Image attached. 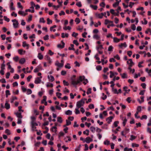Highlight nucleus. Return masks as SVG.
I'll use <instances>...</instances> for the list:
<instances>
[{"instance_id": "43", "label": "nucleus", "mask_w": 151, "mask_h": 151, "mask_svg": "<svg viewBox=\"0 0 151 151\" xmlns=\"http://www.w3.org/2000/svg\"><path fill=\"white\" fill-rule=\"evenodd\" d=\"M57 121L58 122H60V123H61L62 122V120L61 117H58L57 118Z\"/></svg>"}, {"instance_id": "12", "label": "nucleus", "mask_w": 151, "mask_h": 151, "mask_svg": "<svg viewBox=\"0 0 151 151\" xmlns=\"http://www.w3.org/2000/svg\"><path fill=\"white\" fill-rule=\"evenodd\" d=\"M119 46L121 48H122L123 47H126L127 46L126 42L122 43L121 44L119 45Z\"/></svg>"}, {"instance_id": "26", "label": "nucleus", "mask_w": 151, "mask_h": 151, "mask_svg": "<svg viewBox=\"0 0 151 151\" xmlns=\"http://www.w3.org/2000/svg\"><path fill=\"white\" fill-rule=\"evenodd\" d=\"M15 114L17 117H18L19 118L22 119V118L21 113L17 112Z\"/></svg>"}, {"instance_id": "21", "label": "nucleus", "mask_w": 151, "mask_h": 151, "mask_svg": "<svg viewBox=\"0 0 151 151\" xmlns=\"http://www.w3.org/2000/svg\"><path fill=\"white\" fill-rule=\"evenodd\" d=\"M18 13L19 14L23 16H25L27 14V13H25L24 12L20 11L18 12Z\"/></svg>"}, {"instance_id": "31", "label": "nucleus", "mask_w": 151, "mask_h": 151, "mask_svg": "<svg viewBox=\"0 0 151 151\" xmlns=\"http://www.w3.org/2000/svg\"><path fill=\"white\" fill-rule=\"evenodd\" d=\"M113 39L114 41L115 42H118L120 41V39L115 37L113 38Z\"/></svg>"}, {"instance_id": "56", "label": "nucleus", "mask_w": 151, "mask_h": 151, "mask_svg": "<svg viewBox=\"0 0 151 151\" xmlns=\"http://www.w3.org/2000/svg\"><path fill=\"white\" fill-rule=\"evenodd\" d=\"M78 35V33H76V32H73L72 35V36L73 37H76Z\"/></svg>"}, {"instance_id": "51", "label": "nucleus", "mask_w": 151, "mask_h": 151, "mask_svg": "<svg viewBox=\"0 0 151 151\" xmlns=\"http://www.w3.org/2000/svg\"><path fill=\"white\" fill-rule=\"evenodd\" d=\"M47 24H51L52 22V21L51 20H50L49 18H47Z\"/></svg>"}, {"instance_id": "18", "label": "nucleus", "mask_w": 151, "mask_h": 151, "mask_svg": "<svg viewBox=\"0 0 151 151\" xmlns=\"http://www.w3.org/2000/svg\"><path fill=\"white\" fill-rule=\"evenodd\" d=\"M85 78V77L84 76H80L79 77V78L78 79H77L78 81H79V83H80L82 81H83L84 80Z\"/></svg>"}, {"instance_id": "24", "label": "nucleus", "mask_w": 151, "mask_h": 151, "mask_svg": "<svg viewBox=\"0 0 151 151\" xmlns=\"http://www.w3.org/2000/svg\"><path fill=\"white\" fill-rule=\"evenodd\" d=\"M104 48L102 45H99L96 47V50H101L103 49Z\"/></svg>"}, {"instance_id": "36", "label": "nucleus", "mask_w": 151, "mask_h": 151, "mask_svg": "<svg viewBox=\"0 0 151 151\" xmlns=\"http://www.w3.org/2000/svg\"><path fill=\"white\" fill-rule=\"evenodd\" d=\"M63 29L65 30H67V29L70 30L71 29V27L69 26L68 27L65 26L63 27Z\"/></svg>"}, {"instance_id": "22", "label": "nucleus", "mask_w": 151, "mask_h": 151, "mask_svg": "<svg viewBox=\"0 0 151 151\" xmlns=\"http://www.w3.org/2000/svg\"><path fill=\"white\" fill-rule=\"evenodd\" d=\"M122 120L123 121V124L124 126H125L126 123L127 122V120L126 118V117H123L122 118Z\"/></svg>"}, {"instance_id": "10", "label": "nucleus", "mask_w": 151, "mask_h": 151, "mask_svg": "<svg viewBox=\"0 0 151 151\" xmlns=\"http://www.w3.org/2000/svg\"><path fill=\"white\" fill-rule=\"evenodd\" d=\"M113 117L112 116H110L107 118L106 119V121L108 123L110 124L112 121V120L113 119Z\"/></svg>"}, {"instance_id": "16", "label": "nucleus", "mask_w": 151, "mask_h": 151, "mask_svg": "<svg viewBox=\"0 0 151 151\" xmlns=\"http://www.w3.org/2000/svg\"><path fill=\"white\" fill-rule=\"evenodd\" d=\"M47 77L50 81L52 82L54 81V78L52 76H48Z\"/></svg>"}, {"instance_id": "59", "label": "nucleus", "mask_w": 151, "mask_h": 151, "mask_svg": "<svg viewBox=\"0 0 151 151\" xmlns=\"http://www.w3.org/2000/svg\"><path fill=\"white\" fill-rule=\"evenodd\" d=\"M56 96H58V98H61L60 96L62 95V94L61 93L59 92H57L56 93Z\"/></svg>"}, {"instance_id": "29", "label": "nucleus", "mask_w": 151, "mask_h": 151, "mask_svg": "<svg viewBox=\"0 0 151 151\" xmlns=\"http://www.w3.org/2000/svg\"><path fill=\"white\" fill-rule=\"evenodd\" d=\"M72 113V111L69 110H68L65 112V114L67 115H71Z\"/></svg>"}, {"instance_id": "62", "label": "nucleus", "mask_w": 151, "mask_h": 151, "mask_svg": "<svg viewBox=\"0 0 151 151\" xmlns=\"http://www.w3.org/2000/svg\"><path fill=\"white\" fill-rule=\"evenodd\" d=\"M4 19L7 22H8L9 21L10 19L9 18H8L7 17L4 16Z\"/></svg>"}, {"instance_id": "19", "label": "nucleus", "mask_w": 151, "mask_h": 151, "mask_svg": "<svg viewBox=\"0 0 151 151\" xmlns=\"http://www.w3.org/2000/svg\"><path fill=\"white\" fill-rule=\"evenodd\" d=\"M120 75L123 78H127V74L126 73H124L122 74L120 73Z\"/></svg>"}, {"instance_id": "35", "label": "nucleus", "mask_w": 151, "mask_h": 151, "mask_svg": "<svg viewBox=\"0 0 151 151\" xmlns=\"http://www.w3.org/2000/svg\"><path fill=\"white\" fill-rule=\"evenodd\" d=\"M35 126H37L35 125H31V127H32V130L33 131H35V130H37L36 129V127H35Z\"/></svg>"}, {"instance_id": "53", "label": "nucleus", "mask_w": 151, "mask_h": 151, "mask_svg": "<svg viewBox=\"0 0 151 151\" xmlns=\"http://www.w3.org/2000/svg\"><path fill=\"white\" fill-rule=\"evenodd\" d=\"M75 22H76V24H78L80 22V20L78 18H76V19H75Z\"/></svg>"}, {"instance_id": "52", "label": "nucleus", "mask_w": 151, "mask_h": 151, "mask_svg": "<svg viewBox=\"0 0 151 151\" xmlns=\"http://www.w3.org/2000/svg\"><path fill=\"white\" fill-rule=\"evenodd\" d=\"M140 76V74L139 73H138V74H134V77L135 78H137L138 77Z\"/></svg>"}, {"instance_id": "39", "label": "nucleus", "mask_w": 151, "mask_h": 151, "mask_svg": "<svg viewBox=\"0 0 151 151\" xmlns=\"http://www.w3.org/2000/svg\"><path fill=\"white\" fill-rule=\"evenodd\" d=\"M112 91L115 94H119V92H118V91H117V90L116 89H114V88H112Z\"/></svg>"}, {"instance_id": "60", "label": "nucleus", "mask_w": 151, "mask_h": 151, "mask_svg": "<svg viewBox=\"0 0 151 151\" xmlns=\"http://www.w3.org/2000/svg\"><path fill=\"white\" fill-rule=\"evenodd\" d=\"M75 114H79L80 113V112L79 110H78V108H76L75 109Z\"/></svg>"}, {"instance_id": "27", "label": "nucleus", "mask_w": 151, "mask_h": 151, "mask_svg": "<svg viewBox=\"0 0 151 151\" xmlns=\"http://www.w3.org/2000/svg\"><path fill=\"white\" fill-rule=\"evenodd\" d=\"M25 62V59L24 58H22L20 59L19 61V63L21 64H24Z\"/></svg>"}, {"instance_id": "30", "label": "nucleus", "mask_w": 151, "mask_h": 151, "mask_svg": "<svg viewBox=\"0 0 151 151\" xmlns=\"http://www.w3.org/2000/svg\"><path fill=\"white\" fill-rule=\"evenodd\" d=\"M46 86L47 87H52L53 86V85L52 83H50L49 82H47L46 84Z\"/></svg>"}, {"instance_id": "57", "label": "nucleus", "mask_w": 151, "mask_h": 151, "mask_svg": "<svg viewBox=\"0 0 151 151\" xmlns=\"http://www.w3.org/2000/svg\"><path fill=\"white\" fill-rule=\"evenodd\" d=\"M104 143L105 145H108L110 143V142L108 140H106L104 142Z\"/></svg>"}, {"instance_id": "58", "label": "nucleus", "mask_w": 151, "mask_h": 151, "mask_svg": "<svg viewBox=\"0 0 151 151\" xmlns=\"http://www.w3.org/2000/svg\"><path fill=\"white\" fill-rule=\"evenodd\" d=\"M17 4L18 8H21L22 9H23V6L21 5V4L20 2H18Z\"/></svg>"}, {"instance_id": "4", "label": "nucleus", "mask_w": 151, "mask_h": 151, "mask_svg": "<svg viewBox=\"0 0 151 151\" xmlns=\"http://www.w3.org/2000/svg\"><path fill=\"white\" fill-rule=\"evenodd\" d=\"M12 22H13V27L15 28H17L18 27L19 24V23L18 21L16 19L12 20Z\"/></svg>"}, {"instance_id": "25", "label": "nucleus", "mask_w": 151, "mask_h": 151, "mask_svg": "<svg viewBox=\"0 0 151 151\" xmlns=\"http://www.w3.org/2000/svg\"><path fill=\"white\" fill-rule=\"evenodd\" d=\"M110 12L112 14L114 15L115 16H118L119 14L114 12V10L113 9H111L110 10Z\"/></svg>"}, {"instance_id": "6", "label": "nucleus", "mask_w": 151, "mask_h": 151, "mask_svg": "<svg viewBox=\"0 0 151 151\" xmlns=\"http://www.w3.org/2000/svg\"><path fill=\"white\" fill-rule=\"evenodd\" d=\"M72 84L75 86L79 83V81L75 79H73L71 81Z\"/></svg>"}, {"instance_id": "33", "label": "nucleus", "mask_w": 151, "mask_h": 151, "mask_svg": "<svg viewBox=\"0 0 151 151\" xmlns=\"http://www.w3.org/2000/svg\"><path fill=\"white\" fill-rule=\"evenodd\" d=\"M40 66H38L37 67V68H36L34 70V72L36 73L38 72L40 70Z\"/></svg>"}, {"instance_id": "23", "label": "nucleus", "mask_w": 151, "mask_h": 151, "mask_svg": "<svg viewBox=\"0 0 151 151\" xmlns=\"http://www.w3.org/2000/svg\"><path fill=\"white\" fill-rule=\"evenodd\" d=\"M22 46L24 47H27V49H28L29 47V45L26 43V42L25 41H24L23 42Z\"/></svg>"}, {"instance_id": "11", "label": "nucleus", "mask_w": 151, "mask_h": 151, "mask_svg": "<svg viewBox=\"0 0 151 151\" xmlns=\"http://www.w3.org/2000/svg\"><path fill=\"white\" fill-rule=\"evenodd\" d=\"M61 42L62 44V45H61V44H58V45L57 47L58 48H63L64 47L65 44L63 41H62Z\"/></svg>"}, {"instance_id": "47", "label": "nucleus", "mask_w": 151, "mask_h": 151, "mask_svg": "<svg viewBox=\"0 0 151 151\" xmlns=\"http://www.w3.org/2000/svg\"><path fill=\"white\" fill-rule=\"evenodd\" d=\"M19 78V76L17 74H15L14 76L13 77V78L15 79H18Z\"/></svg>"}, {"instance_id": "48", "label": "nucleus", "mask_w": 151, "mask_h": 151, "mask_svg": "<svg viewBox=\"0 0 151 151\" xmlns=\"http://www.w3.org/2000/svg\"><path fill=\"white\" fill-rule=\"evenodd\" d=\"M99 54L97 53L95 55L94 57L96 60H100V58L99 57Z\"/></svg>"}, {"instance_id": "2", "label": "nucleus", "mask_w": 151, "mask_h": 151, "mask_svg": "<svg viewBox=\"0 0 151 151\" xmlns=\"http://www.w3.org/2000/svg\"><path fill=\"white\" fill-rule=\"evenodd\" d=\"M31 125H35L36 126L38 125V124L35 122L36 118L33 116L31 117Z\"/></svg>"}, {"instance_id": "14", "label": "nucleus", "mask_w": 151, "mask_h": 151, "mask_svg": "<svg viewBox=\"0 0 151 151\" xmlns=\"http://www.w3.org/2000/svg\"><path fill=\"white\" fill-rule=\"evenodd\" d=\"M96 17H98L99 18H102L104 16V14L101 13V14H96Z\"/></svg>"}, {"instance_id": "34", "label": "nucleus", "mask_w": 151, "mask_h": 151, "mask_svg": "<svg viewBox=\"0 0 151 151\" xmlns=\"http://www.w3.org/2000/svg\"><path fill=\"white\" fill-rule=\"evenodd\" d=\"M10 94H11L9 90H7L6 91V98L8 97V95H10Z\"/></svg>"}, {"instance_id": "37", "label": "nucleus", "mask_w": 151, "mask_h": 151, "mask_svg": "<svg viewBox=\"0 0 151 151\" xmlns=\"http://www.w3.org/2000/svg\"><path fill=\"white\" fill-rule=\"evenodd\" d=\"M57 128L56 126H54L52 127V132H54L56 133L57 132Z\"/></svg>"}, {"instance_id": "28", "label": "nucleus", "mask_w": 151, "mask_h": 151, "mask_svg": "<svg viewBox=\"0 0 151 151\" xmlns=\"http://www.w3.org/2000/svg\"><path fill=\"white\" fill-rule=\"evenodd\" d=\"M37 57L40 60L42 59L43 58V55L40 53H38Z\"/></svg>"}, {"instance_id": "50", "label": "nucleus", "mask_w": 151, "mask_h": 151, "mask_svg": "<svg viewBox=\"0 0 151 151\" xmlns=\"http://www.w3.org/2000/svg\"><path fill=\"white\" fill-rule=\"evenodd\" d=\"M119 2H115L113 4V6L114 7H116L119 5Z\"/></svg>"}, {"instance_id": "38", "label": "nucleus", "mask_w": 151, "mask_h": 151, "mask_svg": "<svg viewBox=\"0 0 151 151\" xmlns=\"http://www.w3.org/2000/svg\"><path fill=\"white\" fill-rule=\"evenodd\" d=\"M43 99L41 101V103L42 104H44V102L46 101V100L47 99V97L45 96H43Z\"/></svg>"}, {"instance_id": "13", "label": "nucleus", "mask_w": 151, "mask_h": 151, "mask_svg": "<svg viewBox=\"0 0 151 151\" xmlns=\"http://www.w3.org/2000/svg\"><path fill=\"white\" fill-rule=\"evenodd\" d=\"M45 58L48 61V62L49 63H51V60L49 56L48 55H46L45 57Z\"/></svg>"}, {"instance_id": "61", "label": "nucleus", "mask_w": 151, "mask_h": 151, "mask_svg": "<svg viewBox=\"0 0 151 151\" xmlns=\"http://www.w3.org/2000/svg\"><path fill=\"white\" fill-rule=\"evenodd\" d=\"M63 82L64 85L65 86H68L69 85V83L68 82L66 81L65 80H64L63 81Z\"/></svg>"}, {"instance_id": "3", "label": "nucleus", "mask_w": 151, "mask_h": 151, "mask_svg": "<svg viewBox=\"0 0 151 151\" xmlns=\"http://www.w3.org/2000/svg\"><path fill=\"white\" fill-rule=\"evenodd\" d=\"M42 78V76H40L39 77L36 78L35 81V83L36 84L40 83L41 81V79Z\"/></svg>"}, {"instance_id": "20", "label": "nucleus", "mask_w": 151, "mask_h": 151, "mask_svg": "<svg viewBox=\"0 0 151 151\" xmlns=\"http://www.w3.org/2000/svg\"><path fill=\"white\" fill-rule=\"evenodd\" d=\"M18 52L19 54H20L21 55H22L23 54V53H25L26 52V51L25 50H23L22 49H19L18 50Z\"/></svg>"}, {"instance_id": "49", "label": "nucleus", "mask_w": 151, "mask_h": 151, "mask_svg": "<svg viewBox=\"0 0 151 151\" xmlns=\"http://www.w3.org/2000/svg\"><path fill=\"white\" fill-rule=\"evenodd\" d=\"M91 89L90 88H89L88 89L87 91L86 92V93L88 95L91 93Z\"/></svg>"}, {"instance_id": "1", "label": "nucleus", "mask_w": 151, "mask_h": 151, "mask_svg": "<svg viewBox=\"0 0 151 151\" xmlns=\"http://www.w3.org/2000/svg\"><path fill=\"white\" fill-rule=\"evenodd\" d=\"M84 99L83 100L81 99L80 101H79L77 102L76 106L78 109H79L85 103V101H84Z\"/></svg>"}, {"instance_id": "42", "label": "nucleus", "mask_w": 151, "mask_h": 151, "mask_svg": "<svg viewBox=\"0 0 151 151\" xmlns=\"http://www.w3.org/2000/svg\"><path fill=\"white\" fill-rule=\"evenodd\" d=\"M96 68L97 70L100 71L102 69V67L100 65H98L96 66Z\"/></svg>"}, {"instance_id": "40", "label": "nucleus", "mask_w": 151, "mask_h": 151, "mask_svg": "<svg viewBox=\"0 0 151 151\" xmlns=\"http://www.w3.org/2000/svg\"><path fill=\"white\" fill-rule=\"evenodd\" d=\"M90 7L91 8H93V9L95 10L97 9V6L96 5H90Z\"/></svg>"}, {"instance_id": "44", "label": "nucleus", "mask_w": 151, "mask_h": 151, "mask_svg": "<svg viewBox=\"0 0 151 151\" xmlns=\"http://www.w3.org/2000/svg\"><path fill=\"white\" fill-rule=\"evenodd\" d=\"M39 22L40 23H45V21L44 20L43 18H41L40 19Z\"/></svg>"}, {"instance_id": "17", "label": "nucleus", "mask_w": 151, "mask_h": 151, "mask_svg": "<svg viewBox=\"0 0 151 151\" xmlns=\"http://www.w3.org/2000/svg\"><path fill=\"white\" fill-rule=\"evenodd\" d=\"M69 36V34L68 33H65V34L64 33H61V37L64 38L65 37H68Z\"/></svg>"}, {"instance_id": "32", "label": "nucleus", "mask_w": 151, "mask_h": 151, "mask_svg": "<svg viewBox=\"0 0 151 151\" xmlns=\"http://www.w3.org/2000/svg\"><path fill=\"white\" fill-rule=\"evenodd\" d=\"M93 37L94 39L98 40L99 39L100 37L98 35L96 34L93 35Z\"/></svg>"}, {"instance_id": "46", "label": "nucleus", "mask_w": 151, "mask_h": 151, "mask_svg": "<svg viewBox=\"0 0 151 151\" xmlns=\"http://www.w3.org/2000/svg\"><path fill=\"white\" fill-rule=\"evenodd\" d=\"M90 129L91 131L93 132H95L96 130V128L93 127H90Z\"/></svg>"}, {"instance_id": "55", "label": "nucleus", "mask_w": 151, "mask_h": 151, "mask_svg": "<svg viewBox=\"0 0 151 151\" xmlns=\"http://www.w3.org/2000/svg\"><path fill=\"white\" fill-rule=\"evenodd\" d=\"M101 61L102 64V65H104V63H105V64L106 63L108 62V61L107 60H106L105 61V62H104V59H102L101 60Z\"/></svg>"}, {"instance_id": "7", "label": "nucleus", "mask_w": 151, "mask_h": 151, "mask_svg": "<svg viewBox=\"0 0 151 151\" xmlns=\"http://www.w3.org/2000/svg\"><path fill=\"white\" fill-rule=\"evenodd\" d=\"M92 141L93 139H92L90 137H88L86 138L85 140L84 141V142H86L87 143H89Z\"/></svg>"}, {"instance_id": "63", "label": "nucleus", "mask_w": 151, "mask_h": 151, "mask_svg": "<svg viewBox=\"0 0 151 151\" xmlns=\"http://www.w3.org/2000/svg\"><path fill=\"white\" fill-rule=\"evenodd\" d=\"M131 28L133 30H135L136 29V27L134 24H132L131 26Z\"/></svg>"}, {"instance_id": "54", "label": "nucleus", "mask_w": 151, "mask_h": 151, "mask_svg": "<svg viewBox=\"0 0 151 151\" xmlns=\"http://www.w3.org/2000/svg\"><path fill=\"white\" fill-rule=\"evenodd\" d=\"M19 59V58L18 56H16L13 58V60L15 62H17Z\"/></svg>"}, {"instance_id": "8", "label": "nucleus", "mask_w": 151, "mask_h": 151, "mask_svg": "<svg viewBox=\"0 0 151 151\" xmlns=\"http://www.w3.org/2000/svg\"><path fill=\"white\" fill-rule=\"evenodd\" d=\"M127 63L130 67H132L134 64V63L132 61V60L131 59H129L127 61Z\"/></svg>"}, {"instance_id": "15", "label": "nucleus", "mask_w": 151, "mask_h": 151, "mask_svg": "<svg viewBox=\"0 0 151 151\" xmlns=\"http://www.w3.org/2000/svg\"><path fill=\"white\" fill-rule=\"evenodd\" d=\"M17 99V98L16 96H12V97L11 99L10 102L11 103H13L14 101L15 100H16Z\"/></svg>"}, {"instance_id": "9", "label": "nucleus", "mask_w": 151, "mask_h": 151, "mask_svg": "<svg viewBox=\"0 0 151 151\" xmlns=\"http://www.w3.org/2000/svg\"><path fill=\"white\" fill-rule=\"evenodd\" d=\"M4 108L7 110L9 109L10 108V104L8 103L7 101H6L4 105Z\"/></svg>"}, {"instance_id": "41", "label": "nucleus", "mask_w": 151, "mask_h": 151, "mask_svg": "<svg viewBox=\"0 0 151 151\" xmlns=\"http://www.w3.org/2000/svg\"><path fill=\"white\" fill-rule=\"evenodd\" d=\"M89 131L88 129H86L85 131L83 132L84 134H86L87 135H89Z\"/></svg>"}, {"instance_id": "5", "label": "nucleus", "mask_w": 151, "mask_h": 151, "mask_svg": "<svg viewBox=\"0 0 151 151\" xmlns=\"http://www.w3.org/2000/svg\"><path fill=\"white\" fill-rule=\"evenodd\" d=\"M55 65L59 68H61L63 66V64L60 63L58 61H56Z\"/></svg>"}, {"instance_id": "45", "label": "nucleus", "mask_w": 151, "mask_h": 151, "mask_svg": "<svg viewBox=\"0 0 151 151\" xmlns=\"http://www.w3.org/2000/svg\"><path fill=\"white\" fill-rule=\"evenodd\" d=\"M27 95L30 94L32 93V91L31 89H28L27 90Z\"/></svg>"}, {"instance_id": "64", "label": "nucleus", "mask_w": 151, "mask_h": 151, "mask_svg": "<svg viewBox=\"0 0 151 151\" xmlns=\"http://www.w3.org/2000/svg\"><path fill=\"white\" fill-rule=\"evenodd\" d=\"M43 38H44V39L45 40H48L49 38V35H46Z\"/></svg>"}]
</instances>
